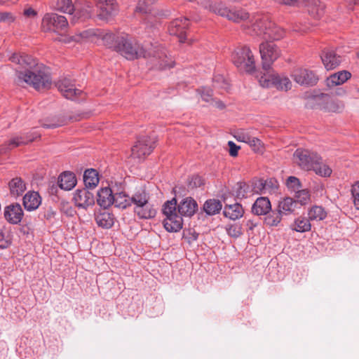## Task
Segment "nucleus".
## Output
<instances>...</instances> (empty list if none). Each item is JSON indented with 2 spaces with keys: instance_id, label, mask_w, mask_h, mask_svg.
<instances>
[{
  "instance_id": "13",
  "label": "nucleus",
  "mask_w": 359,
  "mask_h": 359,
  "mask_svg": "<svg viewBox=\"0 0 359 359\" xmlns=\"http://www.w3.org/2000/svg\"><path fill=\"white\" fill-rule=\"evenodd\" d=\"M316 103L321 109L327 112L339 113L344 109V104L341 102L334 100L330 95L322 93L313 97Z\"/></svg>"
},
{
  "instance_id": "57",
  "label": "nucleus",
  "mask_w": 359,
  "mask_h": 359,
  "mask_svg": "<svg viewBox=\"0 0 359 359\" xmlns=\"http://www.w3.org/2000/svg\"><path fill=\"white\" fill-rule=\"evenodd\" d=\"M189 184L192 188L201 187L202 184H203V180L200 176H193L189 182Z\"/></svg>"
},
{
  "instance_id": "6",
  "label": "nucleus",
  "mask_w": 359,
  "mask_h": 359,
  "mask_svg": "<svg viewBox=\"0 0 359 359\" xmlns=\"http://www.w3.org/2000/svg\"><path fill=\"white\" fill-rule=\"evenodd\" d=\"M231 60L241 72L252 73L255 71V60L249 47L246 46L237 47L231 54Z\"/></svg>"
},
{
  "instance_id": "7",
  "label": "nucleus",
  "mask_w": 359,
  "mask_h": 359,
  "mask_svg": "<svg viewBox=\"0 0 359 359\" xmlns=\"http://www.w3.org/2000/svg\"><path fill=\"white\" fill-rule=\"evenodd\" d=\"M210 10L222 17L235 22H245L249 18V13L241 8H229L221 2H215L210 6Z\"/></svg>"
},
{
  "instance_id": "19",
  "label": "nucleus",
  "mask_w": 359,
  "mask_h": 359,
  "mask_svg": "<svg viewBox=\"0 0 359 359\" xmlns=\"http://www.w3.org/2000/svg\"><path fill=\"white\" fill-rule=\"evenodd\" d=\"M4 214L5 219L13 224H19L24 215L22 207L19 203H13L6 206Z\"/></svg>"
},
{
  "instance_id": "12",
  "label": "nucleus",
  "mask_w": 359,
  "mask_h": 359,
  "mask_svg": "<svg viewBox=\"0 0 359 359\" xmlns=\"http://www.w3.org/2000/svg\"><path fill=\"white\" fill-rule=\"evenodd\" d=\"M39 137H40V134L36 132L27 133L13 137L8 142L0 146V155L6 154L8 151L18 147L27 144Z\"/></svg>"
},
{
  "instance_id": "53",
  "label": "nucleus",
  "mask_w": 359,
  "mask_h": 359,
  "mask_svg": "<svg viewBox=\"0 0 359 359\" xmlns=\"http://www.w3.org/2000/svg\"><path fill=\"white\" fill-rule=\"evenodd\" d=\"M65 124V121L63 119L51 120L48 123H41V126L46 128H56Z\"/></svg>"
},
{
  "instance_id": "41",
  "label": "nucleus",
  "mask_w": 359,
  "mask_h": 359,
  "mask_svg": "<svg viewBox=\"0 0 359 359\" xmlns=\"http://www.w3.org/2000/svg\"><path fill=\"white\" fill-rule=\"evenodd\" d=\"M121 38V34H116L113 33H107L105 34L103 37L102 40L104 43V45L108 47L109 48H111L114 50H116V46H118V43L119 41V39Z\"/></svg>"
},
{
  "instance_id": "1",
  "label": "nucleus",
  "mask_w": 359,
  "mask_h": 359,
  "mask_svg": "<svg viewBox=\"0 0 359 359\" xmlns=\"http://www.w3.org/2000/svg\"><path fill=\"white\" fill-rule=\"evenodd\" d=\"M116 52L128 60L138 57L149 58L154 66L158 69H164L173 67L174 62L167 55L164 48L151 45L150 47L140 46L135 40L126 33L121 34Z\"/></svg>"
},
{
  "instance_id": "32",
  "label": "nucleus",
  "mask_w": 359,
  "mask_h": 359,
  "mask_svg": "<svg viewBox=\"0 0 359 359\" xmlns=\"http://www.w3.org/2000/svg\"><path fill=\"white\" fill-rule=\"evenodd\" d=\"M244 210L242 205L239 203L233 205H227L224 207L223 214L226 217L232 220L238 219L243 217Z\"/></svg>"
},
{
  "instance_id": "58",
  "label": "nucleus",
  "mask_w": 359,
  "mask_h": 359,
  "mask_svg": "<svg viewBox=\"0 0 359 359\" xmlns=\"http://www.w3.org/2000/svg\"><path fill=\"white\" fill-rule=\"evenodd\" d=\"M13 20H14V18H13L11 13L0 12V22L13 21Z\"/></svg>"
},
{
  "instance_id": "63",
  "label": "nucleus",
  "mask_w": 359,
  "mask_h": 359,
  "mask_svg": "<svg viewBox=\"0 0 359 359\" xmlns=\"http://www.w3.org/2000/svg\"><path fill=\"white\" fill-rule=\"evenodd\" d=\"M217 106L220 109H223L224 107V104L223 103H222V102H219Z\"/></svg>"
},
{
  "instance_id": "16",
  "label": "nucleus",
  "mask_w": 359,
  "mask_h": 359,
  "mask_svg": "<svg viewBox=\"0 0 359 359\" xmlns=\"http://www.w3.org/2000/svg\"><path fill=\"white\" fill-rule=\"evenodd\" d=\"M189 21L186 18H176L172 20L168 27L170 34L177 36L179 41L183 43L186 40V29L188 28Z\"/></svg>"
},
{
  "instance_id": "29",
  "label": "nucleus",
  "mask_w": 359,
  "mask_h": 359,
  "mask_svg": "<svg viewBox=\"0 0 359 359\" xmlns=\"http://www.w3.org/2000/svg\"><path fill=\"white\" fill-rule=\"evenodd\" d=\"M76 184V179L72 172H64L58 178V185L62 189L71 190Z\"/></svg>"
},
{
  "instance_id": "43",
  "label": "nucleus",
  "mask_w": 359,
  "mask_h": 359,
  "mask_svg": "<svg viewBox=\"0 0 359 359\" xmlns=\"http://www.w3.org/2000/svg\"><path fill=\"white\" fill-rule=\"evenodd\" d=\"M74 4L72 0H57V8L61 12L72 14L74 13Z\"/></svg>"
},
{
  "instance_id": "36",
  "label": "nucleus",
  "mask_w": 359,
  "mask_h": 359,
  "mask_svg": "<svg viewBox=\"0 0 359 359\" xmlns=\"http://www.w3.org/2000/svg\"><path fill=\"white\" fill-rule=\"evenodd\" d=\"M222 204L219 200L208 199L203 204V209L208 215H215L220 212Z\"/></svg>"
},
{
  "instance_id": "27",
  "label": "nucleus",
  "mask_w": 359,
  "mask_h": 359,
  "mask_svg": "<svg viewBox=\"0 0 359 359\" xmlns=\"http://www.w3.org/2000/svg\"><path fill=\"white\" fill-rule=\"evenodd\" d=\"M351 77L350 72L346 70L339 71L330 75L326 80V84L329 88L344 84Z\"/></svg>"
},
{
  "instance_id": "25",
  "label": "nucleus",
  "mask_w": 359,
  "mask_h": 359,
  "mask_svg": "<svg viewBox=\"0 0 359 359\" xmlns=\"http://www.w3.org/2000/svg\"><path fill=\"white\" fill-rule=\"evenodd\" d=\"M8 185L11 196L15 198L22 196L27 189L26 183L19 177L13 178Z\"/></svg>"
},
{
  "instance_id": "14",
  "label": "nucleus",
  "mask_w": 359,
  "mask_h": 359,
  "mask_svg": "<svg viewBox=\"0 0 359 359\" xmlns=\"http://www.w3.org/2000/svg\"><path fill=\"white\" fill-rule=\"evenodd\" d=\"M292 77L295 82L302 86H312L318 81V76L313 71L304 68L295 69L292 74Z\"/></svg>"
},
{
  "instance_id": "4",
  "label": "nucleus",
  "mask_w": 359,
  "mask_h": 359,
  "mask_svg": "<svg viewBox=\"0 0 359 359\" xmlns=\"http://www.w3.org/2000/svg\"><path fill=\"white\" fill-rule=\"evenodd\" d=\"M249 23L250 25L244 27L247 32L252 36H260L266 41L279 40L285 36L284 29L271 22L266 15H255Z\"/></svg>"
},
{
  "instance_id": "61",
  "label": "nucleus",
  "mask_w": 359,
  "mask_h": 359,
  "mask_svg": "<svg viewBox=\"0 0 359 359\" xmlns=\"http://www.w3.org/2000/svg\"><path fill=\"white\" fill-rule=\"evenodd\" d=\"M246 226L249 230L252 231L255 226H257V223H255L252 220L249 219L246 222Z\"/></svg>"
},
{
  "instance_id": "37",
  "label": "nucleus",
  "mask_w": 359,
  "mask_h": 359,
  "mask_svg": "<svg viewBox=\"0 0 359 359\" xmlns=\"http://www.w3.org/2000/svg\"><path fill=\"white\" fill-rule=\"evenodd\" d=\"M308 11L313 18L319 19L324 15L325 5L320 0H311Z\"/></svg>"
},
{
  "instance_id": "51",
  "label": "nucleus",
  "mask_w": 359,
  "mask_h": 359,
  "mask_svg": "<svg viewBox=\"0 0 359 359\" xmlns=\"http://www.w3.org/2000/svg\"><path fill=\"white\" fill-rule=\"evenodd\" d=\"M351 194L353 198L354 205L357 210H359V181L353 184L351 187Z\"/></svg>"
},
{
  "instance_id": "22",
  "label": "nucleus",
  "mask_w": 359,
  "mask_h": 359,
  "mask_svg": "<svg viewBox=\"0 0 359 359\" xmlns=\"http://www.w3.org/2000/svg\"><path fill=\"white\" fill-rule=\"evenodd\" d=\"M74 13L78 18H89L93 14V6L86 0H77L74 3Z\"/></svg>"
},
{
  "instance_id": "18",
  "label": "nucleus",
  "mask_w": 359,
  "mask_h": 359,
  "mask_svg": "<svg viewBox=\"0 0 359 359\" xmlns=\"http://www.w3.org/2000/svg\"><path fill=\"white\" fill-rule=\"evenodd\" d=\"M96 5L100 11L98 15L102 20H107L116 15L118 11L116 0H97Z\"/></svg>"
},
{
  "instance_id": "48",
  "label": "nucleus",
  "mask_w": 359,
  "mask_h": 359,
  "mask_svg": "<svg viewBox=\"0 0 359 359\" xmlns=\"http://www.w3.org/2000/svg\"><path fill=\"white\" fill-rule=\"evenodd\" d=\"M233 137L237 141L248 144L252 136L248 131L240 129L235 132Z\"/></svg>"
},
{
  "instance_id": "30",
  "label": "nucleus",
  "mask_w": 359,
  "mask_h": 359,
  "mask_svg": "<svg viewBox=\"0 0 359 359\" xmlns=\"http://www.w3.org/2000/svg\"><path fill=\"white\" fill-rule=\"evenodd\" d=\"M265 216L264 224L269 227L279 226L283 218V215L277 208L271 209Z\"/></svg>"
},
{
  "instance_id": "10",
  "label": "nucleus",
  "mask_w": 359,
  "mask_h": 359,
  "mask_svg": "<svg viewBox=\"0 0 359 359\" xmlns=\"http://www.w3.org/2000/svg\"><path fill=\"white\" fill-rule=\"evenodd\" d=\"M68 25L67 20L62 15L56 13H46L41 22V29L43 32H55L64 30Z\"/></svg>"
},
{
  "instance_id": "44",
  "label": "nucleus",
  "mask_w": 359,
  "mask_h": 359,
  "mask_svg": "<svg viewBox=\"0 0 359 359\" xmlns=\"http://www.w3.org/2000/svg\"><path fill=\"white\" fill-rule=\"evenodd\" d=\"M249 190V186L244 182H239L235 187L236 196L238 198H246Z\"/></svg>"
},
{
  "instance_id": "35",
  "label": "nucleus",
  "mask_w": 359,
  "mask_h": 359,
  "mask_svg": "<svg viewBox=\"0 0 359 359\" xmlns=\"http://www.w3.org/2000/svg\"><path fill=\"white\" fill-rule=\"evenodd\" d=\"M83 182L87 189L95 188L99 183L98 172L95 169H88L84 172Z\"/></svg>"
},
{
  "instance_id": "50",
  "label": "nucleus",
  "mask_w": 359,
  "mask_h": 359,
  "mask_svg": "<svg viewBox=\"0 0 359 359\" xmlns=\"http://www.w3.org/2000/svg\"><path fill=\"white\" fill-rule=\"evenodd\" d=\"M286 184L287 187L292 189L293 191H297L301 187V183L299 180L294 176H290L287 178L286 181Z\"/></svg>"
},
{
  "instance_id": "56",
  "label": "nucleus",
  "mask_w": 359,
  "mask_h": 359,
  "mask_svg": "<svg viewBox=\"0 0 359 359\" xmlns=\"http://www.w3.org/2000/svg\"><path fill=\"white\" fill-rule=\"evenodd\" d=\"M228 145L229 147V154L233 157H236L238 156V150L240 149V147L237 146L232 141H229L228 142Z\"/></svg>"
},
{
  "instance_id": "49",
  "label": "nucleus",
  "mask_w": 359,
  "mask_h": 359,
  "mask_svg": "<svg viewBox=\"0 0 359 359\" xmlns=\"http://www.w3.org/2000/svg\"><path fill=\"white\" fill-rule=\"evenodd\" d=\"M226 230L229 236L238 238L242 234V228L238 224H231L226 226Z\"/></svg>"
},
{
  "instance_id": "2",
  "label": "nucleus",
  "mask_w": 359,
  "mask_h": 359,
  "mask_svg": "<svg viewBox=\"0 0 359 359\" xmlns=\"http://www.w3.org/2000/svg\"><path fill=\"white\" fill-rule=\"evenodd\" d=\"M9 60L25 69L24 72L16 71V83L18 85L25 83L37 90L50 88L52 82L50 74L45 67L37 63L32 56L25 53H13Z\"/></svg>"
},
{
  "instance_id": "47",
  "label": "nucleus",
  "mask_w": 359,
  "mask_h": 359,
  "mask_svg": "<svg viewBox=\"0 0 359 359\" xmlns=\"http://www.w3.org/2000/svg\"><path fill=\"white\" fill-rule=\"evenodd\" d=\"M253 192L256 194H266V184L263 179H254L252 181Z\"/></svg>"
},
{
  "instance_id": "60",
  "label": "nucleus",
  "mask_w": 359,
  "mask_h": 359,
  "mask_svg": "<svg viewBox=\"0 0 359 359\" xmlns=\"http://www.w3.org/2000/svg\"><path fill=\"white\" fill-rule=\"evenodd\" d=\"M212 92L211 90H206L201 94L202 99L205 102H210L212 100Z\"/></svg>"
},
{
  "instance_id": "55",
  "label": "nucleus",
  "mask_w": 359,
  "mask_h": 359,
  "mask_svg": "<svg viewBox=\"0 0 359 359\" xmlns=\"http://www.w3.org/2000/svg\"><path fill=\"white\" fill-rule=\"evenodd\" d=\"M213 83H214V87L215 88H226V86H227V83H226V81H224V79H223L222 76H215L214 79H213Z\"/></svg>"
},
{
  "instance_id": "64",
  "label": "nucleus",
  "mask_w": 359,
  "mask_h": 359,
  "mask_svg": "<svg viewBox=\"0 0 359 359\" xmlns=\"http://www.w3.org/2000/svg\"><path fill=\"white\" fill-rule=\"evenodd\" d=\"M52 215H53V213H48L47 215H45V217H46L47 219H49V218H50Z\"/></svg>"
},
{
  "instance_id": "8",
  "label": "nucleus",
  "mask_w": 359,
  "mask_h": 359,
  "mask_svg": "<svg viewBox=\"0 0 359 359\" xmlns=\"http://www.w3.org/2000/svg\"><path fill=\"white\" fill-rule=\"evenodd\" d=\"M259 52L262 60V69L270 71L272 64L280 56V50L272 42H263L259 45Z\"/></svg>"
},
{
  "instance_id": "52",
  "label": "nucleus",
  "mask_w": 359,
  "mask_h": 359,
  "mask_svg": "<svg viewBox=\"0 0 359 359\" xmlns=\"http://www.w3.org/2000/svg\"><path fill=\"white\" fill-rule=\"evenodd\" d=\"M266 184V193L275 191L278 187V183L274 178H269L264 180Z\"/></svg>"
},
{
  "instance_id": "17",
  "label": "nucleus",
  "mask_w": 359,
  "mask_h": 359,
  "mask_svg": "<svg viewBox=\"0 0 359 359\" xmlns=\"http://www.w3.org/2000/svg\"><path fill=\"white\" fill-rule=\"evenodd\" d=\"M56 86L62 95L67 99L74 100L81 96L83 91L75 88V85L69 79L64 78L56 83Z\"/></svg>"
},
{
  "instance_id": "28",
  "label": "nucleus",
  "mask_w": 359,
  "mask_h": 359,
  "mask_svg": "<svg viewBox=\"0 0 359 359\" xmlns=\"http://www.w3.org/2000/svg\"><path fill=\"white\" fill-rule=\"evenodd\" d=\"M297 205V203L295 200L290 197H285L278 202L276 208L284 217L292 214L294 212Z\"/></svg>"
},
{
  "instance_id": "15",
  "label": "nucleus",
  "mask_w": 359,
  "mask_h": 359,
  "mask_svg": "<svg viewBox=\"0 0 359 359\" xmlns=\"http://www.w3.org/2000/svg\"><path fill=\"white\" fill-rule=\"evenodd\" d=\"M73 200L76 207L85 210L95 204L94 195L87 188L77 189L74 194Z\"/></svg>"
},
{
  "instance_id": "9",
  "label": "nucleus",
  "mask_w": 359,
  "mask_h": 359,
  "mask_svg": "<svg viewBox=\"0 0 359 359\" xmlns=\"http://www.w3.org/2000/svg\"><path fill=\"white\" fill-rule=\"evenodd\" d=\"M259 83L263 87L274 86L278 90L287 91L292 87L290 80L286 76L278 74H271L268 71L259 78Z\"/></svg>"
},
{
  "instance_id": "21",
  "label": "nucleus",
  "mask_w": 359,
  "mask_h": 359,
  "mask_svg": "<svg viewBox=\"0 0 359 359\" xmlns=\"http://www.w3.org/2000/svg\"><path fill=\"white\" fill-rule=\"evenodd\" d=\"M114 192L110 187H102L97 191V203L104 209H107L114 204Z\"/></svg>"
},
{
  "instance_id": "45",
  "label": "nucleus",
  "mask_w": 359,
  "mask_h": 359,
  "mask_svg": "<svg viewBox=\"0 0 359 359\" xmlns=\"http://www.w3.org/2000/svg\"><path fill=\"white\" fill-rule=\"evenodd\" d=\"M248 144L252 148L255 153L263 154L264 151V147L263 142L255 137H252Z\"/></svg>"
},
{
  "instance_id": "20",
  "label": "nucleus",
  "mask_w": 359,
  "mask_h": 359,
  "mask_svg": "<svg viewBox=\"0 0 359 359\" xmlns=\"http://www.w3.org/2000/svg\"><path fill=\"white\" fill-rule=\"evenodd\" d=\"M322 62L327 70L337 67L341 62V57L332 50H325L321 54Z\"/></svg>"
},
{
  "instance_id": "42",
  "label": "nucleus",
  "mask_w": 359,
  "mask_h": 359,
  "mask_svg": "<svg viewBox=\"0 0 359 359\" xmlns=\"http://www.w3.org/2000/svg\"><path fill=\"white\" fill-rule=\"evenodd\" d=\"M12 243V236L10 231L5 227L0 229V249L8 248Z\"/></svg>"
},
{
  "instance_id": "46",
  "label": "nucleus",
  "mask_w": 359,
  "mask_h": 359,
  "mask_svg": "<svg viewBox=\"0 0 359 359\" xmlns=\"http://www.w3.org/2000/svg\"><path fill=\"white\" fill-rule=\"evenodd\" d=\"M295 200L297 204L299 203L301 205H306L310 201V194L306 189L298 190L296 191Z\"/></svg>"
},
{
  "instance_id": "59",
  "label": "nucleus",
  "mask_w": 359,
  "mask_h": 359,
  "mask_svg": "<svg viewBox=\"0 0 359 359\" xmlns=\"http://www.w3.org/2000/svg\"><path fill=\"white\" fill-rule=\"evenodd\" d=\"M23 14L27 18H34L37 15V12L29 7L24 10Z\"/></svg>"
},
{
  "instance_id": "11",
  "label": "nucleus",
  "mask_w": 359,
  "mask_h": 359,
  "mask_svg": "<svg viewBox=\"0 0 359 359\" xmlns=\"http://www.w3.org/2000/svg\"><path fill=\"white\" fill-rule=\"evenodd\" d=\"M156 140L150 136H142L137 139L131 149L134 158H142L149 155L155 147Z\"/></svg>"
},
{
  "instance_id": "5",
  "label": "nucleus",
  "mask_w": 359,
  "mask_h": 359,
  "mask_svg": "<svg viewBox=\"0 0 359 359\" xmlns=\"http://www.w3.org/2000/svg\"><path fill=\"white\" fill-rule=\"evenodd\" d=\"M294 158L299 167L305 170H313L321 177H329L332 169L323 163L322 158L316 153L307 149H297Z\"/></svg>"
},
{
  "instance_id": "40",
  "label": "nucleus",
  "mask_w": 359,
  "mask_h": 359,
  "mask_svg": "<svg viewBox=\"0 0 359 359\" xmlns=\"http://www.w3.org/2000/svg\"><path fill=\"white\" fill-rule=\"evenodd\" d=\"M156 0H139L136 7V13L151 14L154 11Z\"/></svg>"
},
{
  "instance_id": "62",
  "label": "nucleus",
  "mask_w": 359,
  "mask_h": 359,
  "mask_svg": "<svg viewBox=\"0 0 359 359\" xmlns=\"http://www.w3.org/2000/svg\"><path fill=\"white\" fill-rule=\"evenodd\" d=\"M348 4L350 9H353V6L355 5H359V0H345Z\"/></svg>"
},
{
  "instance_id": "23",
  "label": "nucleus",
  "mask_w": 359,
  "mask_h": 359,
  "mask_svg": "<svg viewBox=\"0 0 359 359\" xmlns=\"http://www.w3.org/2000/svg\"><path fill=\"white\" fill-rule=\"evenodd\" d=\"M270 210L271 204L267 197L257 198L252 206V214L257 216L266 215Z\"/></svg>"
},
{
  "instance_id": "54",
  "label": "nucleus",
  "mask_w": 359,
  "mask_h": 359,
  "mask_svg": "<svg viewBox=\"0 0 359 359\" xmlns=\"http://www.w3.org/2000/svg\"><path fill=\"white\" fill-rule=\"evenodd\" d=\"M94 34L95 33L93 30H86L81 32L79 35L74 36L72 40L79 41L82 39H88Z\"/></svg>"
},
{
  "instance_id": "39",
  "label": "nucleus",
  "mask_w": 359,
  "mask_h": 359,
  "mask_svg": "<svg viewBox=\"0 0 359 359\" xmlns=\"http://www.w3.org/2000/svg\"><path fill=\"white\" fill-rule=\"evenodd\" d=\"M308 216L310 221H320L325 219L327 217V212L322 206L313 205L309 209Z\"/></svg>"
},
{
  "instance_id": "34",
  "label": "nucleus",
  "mask_w": 359,
  "mask_h": 359,
  "mask_svg": "<svg viewBox=\"0 0 359 359\" xmlns=\"http://www.w3.org/2000/svg\"><path fill=\"white\" fill-rule=\"evenodd\" d=\"M114 202L115 207L121 209H126L131 205L130 197L125 191H116L114 192Z\"/></svg>"
},
{
  "instance_id": "33",
  "label": "nucleus",
  "mask_w": 359,
  "mask_h": 359,
  "mask_svg": "<svg viewBox=\"0 0 359 359\" xmlns=\"http://www.w3.org/2000/svg\"><path fill=\"white\" fill-rule=\"evenodd\" d=\"M290 229L292 231L304 233L310 231L311 229V224L310 223V219L304 217H298L294 221V222L290 225Z\"/></svg>"
},
{
  "instance_id": "3",
  "label": "nucleus",
  "mask_w": 359,
  "mask_h": 359,
  "mask_svg": "<svg viewBox=\"0 0 359 359\" xmlns=\"http://www.w3.org/2000/svg\"><path fill=\"white\" fill-rule=\"evenodd\" d=\"M198 210V203L191 197H187L179 204L175 198L164 203L162 212L165 217L163 226L168 232H177L182 229V217H192Z\"/></svg>"
},
{
  "instance_id": "24",
  "label": "nucleus",
  "mask_w": 359,
  "mask_h": 359,
  "mask_svg": "<svg viewBox=\"0 0 359 359\" xmlns=\"http://www.w3.org/2000/svg\"><path fill=\"white\" fill-rule=\"evenodd\" d=\"M23 205L27 211L36 210L41 203V198L36 191H28L23 197Z\"/></svg>"
},
{
  "instance_id": "38",
  "label": "nucleus",
  "mask_w": 359,
  "mask_h": 359,
  "mask_svg": "<svg viewBox=\"0 0 359 359\" xmlns=\"http://www.w3.org/2000/svg\"><path fill=\"white\" fill-rule=\"evenodd\" d=\"M150 199L149 194L144 189H140L137 191L130 197V204L133 205L134 207H139L142 205Z\"/></svg>"
},
{
  "instance_id": "26",
  "label": "nucleus",
  "mask_w": 359,
  "mask_h": 359,
  "mask_svg": "<svg viewBox=\"0 0 359 359\" xmlns=\"http://www.w3.org/2000/svg\"><path fill=\"white\" fill-rule=\"evenodd\" d=\"M134 213L140 218L148 219L155 217L156 210L149 201L139 207H134Z\"/></svg>"
},
{
  "instance_id": "31",
  "label": "nucleus",
  "mask_w": 359,
  "mask_h": 359,
  "mask_svg": "<svg viewBox=\"0 0 359 359\" xmlns=\"http://www.w3.org/2000/svg\"><path fill=\"white\" fill-rule=\"evenodd\" d=\"M95 221L99 226L109 229L114 224V217L113 214L104 210L95 215Z\"/></svg>"
}]
</instances>
